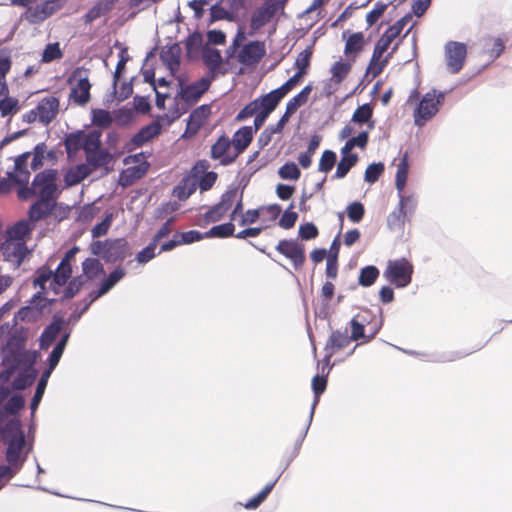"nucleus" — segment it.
Segmentation results:
<instances>
[{"label": "nucleus", "mask_w": 512, "mask_h": 512, "mask_svg": "<svg viewBox=\"0 0 512 512\" xmlns=\"http://www.w3.org/2000/svg\"><path fill=\"white\" fill-rule=\"evenodd\" d=\"M82 269H83L84 275L88 279H95L99 275L104 274L103 265L96 258H87L82 263Z\"/></svg>", "instance_id": "42"}, {"label": "nucleus", "mask_w": 512, "mask_h": 512, "mask_svg": "<svg viewBox=\"0 0 512 512\" xmlns=\"http://www.w3.org/2000/svg\"><path fill=\"white\" fill-rule=\"evenodd\" d=\"M92 251L107 262L114 263L126 258L128 255V243L123 238L96 241L92 245Z\"/></svg>", "instance_id": "2"}, {"label": "nucleus", "mask_w": 512, "mask_h": 512, "mask_svg": "<svg viewBox=\"0 0 512 512\" xmlns=\"http://www.w3.org/2000/svg\"><path fill=\"white\" fill-rule=\"evenodd\" d=\"M113 118L108 110L93 109L92 110V124L94 126L106 129L111 126Z\"/></svg>", "instance_id": "48"}, {"label": "nucleus", "mask_w": 512, "mask_h": 512, "mask_svg": "<svg viewBox=\"0 0 512 512\" xmlns=\"http://www.w3.org/2000/svg\"><path fill=\"white\" fill-rule=\"evenodd\" d=\"M60 330L61 326L58 323H52L47 326L41 334V347L50 346L59 335Z\"/></svg>", "instance_id": "57"}, {"label": "nucleus", "mask_w": 512, "mask_h": 512, "mask_svg": "<svg viewBox=\"0 0 512 512\" xmlns=\"http://www.w3.org/2000/svg\"><path fill=\"white\" fill-rule=\"evenodd\" d=\"M46 149V144L42 142L38 143L34 147L33 152H31V155L33 156L31 161V169L33 171H37L43 167Z\"/></svg>", "instance_id": "59"}, {"label": "nucleus", "mask_w": 512, "mask_h": 512, "mask_svg": "<svg viewBox=\"0 0 512 512\" xmlns=\"http://www.w3.org/2000/svg\"><path fill=\"white\" fill-rule=\"evenodd\" d=\"M50 375H51L50 371H44L41 375V378L38 381L35 394L32 398L31 404H30L32 414L35 413V411L37 410V408L39 406V403L42 400V397L44 395Z\"/></svg>", "instance_id": "40"}, {"label": "nucleus", "mask_w": 512, "mask_h": 512, "mask_svg": "<svg viewBox=\"0 0 512 512\" xmlns=\"http://www.w3.org/2000/svg\"><path fill=\"white\" fill-rule=\"evenodd\" d=\"M283 98L284 97L278 89H274L271 92L256 98L255 101H257L259 112L270 115Z\"/></svg>", "instance_id": "25"}, {"label": "nucleus", "mask_w": 512, "mask_h": 512, "mask_svg": "<svg viewBox=\"0 0 512 512\" xmlns=\"http://www.w3.org/2000/svg\"><path fill=\"white\" fill-rule=\"evenodd\" d=\"M30 156L31 152H24L17 156L13 171H9L17 179L19 187H25L29 183L31 173L28 169V160Z\"/></svg>", "instance_id": "20"}, {"label": "nucleus", "mask_w": 512, "mask_h": 512, "mask_svg": "<svg viewBox=\"0 0 512 512\" xmlns=\"http://www.w3.org/2000/svg\"><path fill=\"white\" fill-rule=\"evenodd\" d=\"M373 116V108L370 104L366 103L359 106L352 115V122L363 125L369 123Z\"/></svg>", "instance_id": "49"}, {"label": "nucleus", "mask_w": 512, "mask_h": 512, "mask_svg": "<svg viewBox=\"0 0 512 512\" xmlns=\"http://www.w3.org/2000/svg\"><path fill=\"white\" fill-rule=\"evenodd\" d=\"M27 252L24 241L7 240L3 245V253L6 258L10 261H16L18 264L24 260Z\"/></svg>", "instance_id": "24"}, {"label": "nucleus", "mask_w": 512, "mask_h": 512, "mask_svg": "<svg viewBox=\"0 0 512 512\" xmlns=\"http://www.w3.org/2000/svg\"><path fill=\"white\" fill-rule=\"evenodd\" d=\"M314 87L312 83H308L298 94L292 97L286 104L288 113H296V111L303 105H305L310 98V94Z\"/></svg>", "instance_id": "29"}, {"label": "nucleus", "mask_w": 512, "mask_h": 512, "mask_svg": "<svg viewBox=\"0 0 512 512\" xmlns=\"http://www.w3.org/2000/svg\"><path fill=\"white\" fill-rule=\"evenodd\" d=\"M38 371L36 369H26L19 372L12 382V388L14 390H25L30 387L36 380Z\"/></svg>", "instance_id": "31"}, {"label": "nucleus", "mask_w": 512, "mask_h": 512, "mask_svg": "<svg viewBox=\"0 0 512 512\" xmlns=\"http://www.w3.org/2000/svg\"><path fill=\"white\" fill-rule=\"evenodd\" d=\"M125 275V271L122 268H117L112 271L107 279L101 284L96 297H100L106 294L118 281H120Z\"/></svg>", "instance_id": "47"}, {"label": "nucleus", "mask_w": 512, "mask_h": 512, "mask_svg": "<svg viewBox=\"0 0 512 512\" xmlns=\"http://www.w3.org/2000/svg\"><path fill=\"white\" fill-rule=\"evenodd\" d=\"M276 250L291 260L295 269H300L305 263V247L296 240L283 239L279 241Z\"/></svg>", "instance_id": "8"}, {"label": "nucleus", "mask_w": 512, "mask_h": 512, "mask_svg": "<svg viewBox=\"0 0 512 512\" xmlns=\"http://www.w3.org/2000/svg\"><path fill=\"white\" fill-rule=\"evenodd\" d=\"M62 57L63 52L60 48V44L58 42H54L46 45L42 53L41 61L43 63H50L54 60L61 59Z\"/></svg>", "instance_id": "56"}, {"label": "nucleus", "mask_w": 512, "mask_h": 512, "mask_svg": "<svg viewBox=\"0 0 512 512\" xmlns=\"http://www.w3.org/2000/svg\"><path fill=\"white\" fill-rule=\"evenodd\" d=\"M351 70V65L342 61L335 62L331 67L332 81L341 83Z\"/></svg>", "instance_id": "55"}, {"label": "nucleus", "mask_w": 512, "mask_h": 512, "mask_svg": "<svg viewBox=\"0 0 512 512\" xmlns=\"http://www.w3.org/2000/svg\"><path fill=\"white\" fill-rule=\"evenodd\" d=\"M197 188V183L190 177L183 178L180 183L174 187L173 195L181 201L187 200Z\"/></svg>", "instance_id": "32"}, {"label": "nucleus", "mask_w": 512, "mask_h": 512, "mask_svg": "<svg viewBox=\"0 0 512 512\" xmlns=\"http://www.w3.org/2000/svg\"><path fill=\"white\" fill-rule=\"evenodd\" d=\"M86 160L93 168H99L108 164L110 161V155L106 150L99 148L86 153Z\"/></svg>", "instance_id": "44"}, {"label": "nucleus", "mask_w": 512, "mask_h": 512, "mask_svg": "<svg viewBox=\"0 0 512 512\" xmlns=\"http://www.w3.org/2000/svg\"><path fill=\"white\" fill-rule=\"evenodd\" d=\"M80 72H74L73 78L77 79L71 88L70 98L78 105H85L90 101L91 84L87 77H81Z\"/></svg>", "instance_id": "18"}, {"label": "nucleus", "mask_w": 512, "mask_h": 512, "mask_svg": "<svg viewBox=\"0 0 512 512\" xmlns=\"http://www.w3.org/2000/svg\"><path fill=\"white\" fill-rule=\"evenodd\" d=\"M59 173L57 169H45L37 173L31 186L19 187L17 191L18 198L28 200L37 196L56 201L62 193L59 187Z\"/></svg>", "instance_id": "1"}, {"label": "nucleus", "mask_w": 512, "mask_h": 512, "mask_svg": "<svg viewBox=\"0 0 512 512\" xmlns=\"http://www.w3.org/2000/svg\"><path fill=\"white\" fill-rule=\"evenodd\" d=\"M212 80L213 76L202 77L189 85L181 87L176 98L184 101L189 106L194 105L202 97V95L208 91Z\"/></svg>", "instance_id": "7"}, {"label": "nucleus", "mask_w": 512, "mask_h": 512, "mask_svg": "<svg viewBox=\"0 0 512 512\" xmlns=\"http://www.w3.org/2000/svg\"><path fill=\"white\" fill-rule=\"evenodd\" d=\"M406 220L410 218L399 207L388 216L387 222L390 229H402Z\"/></svg>", "instance_id": "60"}, {"label": "nucleus", "mask_w": 512, "mask_h": 512, "mask_svg": "<svg viewBox=\"0 0 512 512\" xmlns=\"http://www.w3.org/2000/svg\"><path fill=\"white\" fill-rule=\"evenodd\" d=\"M202 59L214 77V74L219 70L222 63L220 51L217 49L206 48L203 51Z\"/></svg>", "instance_id": "33"}, {"label": "nucleus", "mask_w": 512, "mask_h": 512, "mask_svg": "<svg viewBox=\"0 0 512 512\" xmlns=\"http://www.w3.org/2000/svg\"><path fill=\"white\" fill-rule=\"evenodd\" d=\"M63 6L62 0H43L26 12V19L32 24L43 22Z\"/></svg>", "instance_id": "10"}, {"label": "nucleus", "mask_w": 512, "mask_h": 512, "mask_svg": "<svg viewBox=\"0 0 512 512\" xmlns=\"http://www.w3.org/2000/svg\"><path fill=\"white\" fill-rule=\"evenodd\" d=\"M314 47L313 44L307 46L303 51H301L295 60L294 66L296 70L302 71L305 74H308L311 59L313 56Z\"/></svg>", "instance_id": "39"}, {"label": "nucleus", "mask_w": 512, "mask_h": 512, "mask_svg": "<svg viewBox=\"0 0 512 512\" xmlns=\"http://www.w3.org/2000/svg\"><path fill=\"white\" fill-rule=\"evenodd\" d=\"M364 36L361 32L353 33L345 43L344 53L346 55L357 54L363 50Z\"/></svg>", "instance_id": "45"}, {"label": "nucleus", "mask_w": 512, "mask_h": 512, "mask_svg": "<svg viewBox=\"0 0 512 512\" xmlns=\"http://www.w3.org/2000/svg\"><path fill=\"white\" fill-rule=\"evenodd\" d=\"M91 173V169L87 164H78L69 169L64 175V181L67 187L79 184Z\"/></svg>", "instance_id": "27"}, {"label": "nucleus", "mask_w": 512, "mask_h": 512, "mask_svg": "<svg viewBox=\"0 0 512 512\" xmlns=\"http://www.w3.org/2000/svg\"><path fill=\"white\" fill-rule=\"evenodd\" d=\"M227 212L217 203L210 207L204 214L197 217L196 224L205 227L210 223L220 221L226 216Z\"/></svg>", "instance_id": "28"}, {"label": "nucleus", "mask_w": 512, "mask_h": 512, "mask_svg": "<svg viewBox=\"0 0 512 512\" xmlns=\"http://www.w3.org/2000/svg\"><path fill=\"white\" fill-rule=\"evenodd\" d=\"M210 115V105L205 104L194 109L189 116L185 133L189 135L197 134L201 127L207 122Z\"/></svg>", "instance_id": "19"}, {"label": "nucleus", "mask_w": 512, "mask_h": 512, "mask_svg": "<svg viewBox=\"0 0 512 512\" xmlns=\"http://www.w3.org/2000/svg\"><path fill=\"white\" fill-rule=\"evenodd\" d=\"M351 327V335L350 338L352 341L363 340L362 343L370 342L376 334L379 332L381 328V321L375 320L373 323H369L368 325H363L358 322V319H351L350 321Z\"/></svg>", "instance_id": "15"}, {"label": "nucleus", "mask_w": 512, "mask_h": 512, "mask_svg": "<svg viewBox=\"0 0 512 512\" xmlns=\"http://www.w3.org/2000/svg\"><path fill=\"white\" fill-rule=\"evenodd\" d=\"M101 132L90 131L87 134L83 133V146L82 149L86 153L99 149L101 146Z\"/></svg>", "instance_id": "50"}, {"label": "nucleus", "mask_w": 512, "mask_h": 512, "mask_svg": "<svg viewBox=\"0 0 512 512\" xmlns=\"http://www.w3.org/2000/svg\"><path fill=\"white\" fill-rule=\"evenodd\" d=\"M161 132V125L158 122H152L142 127L127 143L129 151L139 148L158 136Z\"/></svg>", "instance_id": "17"}, {"label": "nucleus", "mask_w": 512, "mask_h": 512, "mask_svg": "<svg viewBox=\"0 0 512 512\" xmlns=\"http://www.w3.org/2000/svg\"><path fill=\"white\" fill-rule=\"evenodd\" d=\"M69 335L65 334L61 340L56 344V346L53 348L51 354L49 355V364L48 368L45 371H52L55 369V367L58 365L60 358L64 352L65 346L67 344Z\"/></svg>", "instance_id": "43"}, {"label": "nucleus", "mask_w": 512, "mask_h": 512, "mask_svg": "<svg viewBox=\"0 0 512 512\" xmlns=\"http://www.w3.org/2000/svg\"><path fill=\"white\" fill-rule=\"evenodd\" d=\"M253 128L244 126L237 130L231 140L232 147L237 157L242 154L253 140Z\"/></svg>", "instance_id": "22"}, {"label": "nucleus", "mask_w": 512, "mask_h": 512, "mask_svg": "<svg viewBox=\"0 0 512 512\" xmlns=\"http://www.w3.org/2000/svg\"><path fill=\"white\" fill-rule=\"evenodd\" d=\"M351 338L348 336L347 331L334 330L331 332L324 350L326 352L324 363L328 367V371L332 368L330 366L331 357L338 351L348 347L351 343Z\"/></svg>", "instance_id": "14"}, {"label": "nucleus", "mask_w": 512, "mask_h": 512, "mask_svg": "<svg viewBox=\"0 0 512 512\" xmlns=\"http://www.w3.org/2000/svg\"><path fill=\"white\" fill-rule=\"evenodd\" d=\"M444 100V94L438 95L433 90L427 92L420 100L417 108L414 111V123L416 126L422 127L430 120L439 110L440 105Z\"/></svg>", "instance_id": "4"}, {"label": "nucleus", "mask_w": 512, "mask_h": 512, "mask_svg": "<svg viewBox=\"0 0 512 512\" xmlns=\"http://www.w3.org/2000/svg\"><path fill=\"white\" fill-rule=\"evenodd\" d=\"M30 233V228L26 222H18L8 230V240L24 241V238Z\"/></svg>", "instance_id": "58"}, {"label": "nucleus", "mask_w": 512, "mask_h": 512, "mask_svg": "<svg viewBox=\"0 0 512 512\" xmlns=\"http://www.w3.org/2000/svg\"><path fill=\"white\" fill-rule=\"evenodd\" d=\"M278 174L286 180H298L301 176V172L294 162L285 163L280 167Z\"/></svg>", "instance_id": "63"}, {"label": "nucleus", "mask_w": 512, "mask_h": 512, "mask_svg": "<svg viewBox=\"0 0 512 512\" xmlns=\"http://www.w3.org/2000/svg\"><path fill=\"white\" fill-rule=\"evenodd\" d=\"M384 169V164L381 162L370 164L365 170L364 180L370 184L375 183L384 172Z\"/></svg>", "instance_id": "64"}, {"label": "nucleus", "mask_w": 512, "mask_h": 512, "mask_svg": "<svg viewBox=\"0 0 512 512\" xmlns=\"http://www.w3.org/2000/svg\"><path fill=\"white\" fill-rule=\"evenodd\" d=\"M278 5L276 3L266 2L262 6L256 8L250 18L249 35H254L262 27L268 24L276 15Z\"/></svg>", "instance_id": "13"}, {"label": "nucleus", "mask_w": 512, "mask_h": 512, "mask_svg": "<svg viewBox=\"0 0 512 512\" xmlns=\"http://www.w3.org/2000/svg\"><path fill=\"white\" fill-rule=\"evenodd\" d=\"M413 265L405 258L388 261L383 276L397 288H404L411 283Z\"/></svg>", "instance_id": "3"}, {"label": "nucleus", "mask_w": 512, "mask_h": 512, "mask_svg": "<svg viewBox=\"0 0 512 512\" xmlns=\"http://www.w3.org/2000/svg\"><path fill=\"white\" fill-rule=\"evenodd\" d=\"M210 157L213 160H219L223 166L231 165L238 158L232 147L229 137L222 135L211 146Z\"/></svg>", "instance_id": "12"}, {"label": "nucleus", "mask_w": 512, "mask_h": 512, "mask_svg": "<svg viewBox=\"0 0 512 512\" xmlns=\"http://www.w3.org/2000/svg\"><path fill=\"white\" fill-rule=\"evenodd\" d=\"M160 57L171 71H175L180 65V48L177 45L170 46L162 51Z\"/></svg>", "instance_id": "36"}, {"label": "nucleus", "mask_w": 512, "mask_h": 512, "mask_svg": "<svg viewBox=\"0 0 512 512\" xmlns=\"http://www.w3.org/2000/svg\"><path fill=\"white\" fill-rule=\"evenodd\" d=\"M5 430H16V433L13 435L11 441L8 443L6 459L10 465L14 467H20V455L25 444V436L24 433L20 430L19 421H9L5 426Z\"/></svg>", "instance_id": "5"}, {"label": "nucleus", "mask_w": 512, "mask_h": 512, "mask_svg": "<svg viewBox=\"0 0 512 512\" xmlns=\"http://www.w3.org/2000/svg\"><path fill=\"white\" fill-rule=\"evenodd\" d=\"M266 54L264 42L251 41L241 47L238 52V62L247 67L257 65Z\"/></svg>", "instance_id": "11"}, {"label": "nucleus", "mask_w": 512, "mask_h": 512, "mask_svg": "<svg viewBox=\"0 0 512 512\" xmlns=\"http://www.w3.org/2000/svg\"><path fill=\"white\" fill-rule=\"evenodd\" d=\"M275 483L276 481L268 483L257 495L248 500L244 504V507L246 509H256L257 507H259L271 493L272 489L275 486Z\"/></svg>", "instance_id": "51"}, {"label": "nucleus", "mask_w": 512, "mask_h": 512, "mask_svg": "<svg viewBox=\"0 0 512 512\" xmlns=\"http://www.w3.org/2000/svg\"><path fill=\"white\" fill-rule=\"evenodd\" d=\"M369 141V134L367 131L360 132L357 136L348 139L345 145L341 148V153H351L354 147L364 149Z\"/></svg>", "instance_id": "46"}, {"label": "nucleus", "mask_w": 512, "mask_h": 512, "mask_svg": "<svg viewBox=\"0 0 512 512\" xmlns=\"http://www.w3.org/2000/svg\"><path fill=\"white\" fill-rule=\"evenodd\" d=\"M398 46H399V43H396L394 45V47L392 48V51L389 52L383 60H381L382 57L375 58L374 53H373L372 57L370 59V62L368 64L366 74L372 75L373 78L379 76L383 72L385 66L388 64V61L392 57L393 53H395L396 50L398 49Z\"/></svg>", "instance_id": "30"}, {"label": "nucleus", "mask_w": 512, "mask_h": 512, "mask_svg": "<svg viewBox=\"0 0 512 512\" xmlns=\"http://www.w3.org/2000/svg\"><path fill=\"white\" fill-rule=\"evenodd\" d=\"M235 226L230 220L227 223L213 226L209 231L205 232L207 238H227L234 236Z\"/></svg>", "instance_id": "41"}, {"label": "nucleus", "mask_w": 512, "mask_h": 512, "mask_svg": "<svg viewBox=\"0 0 512 512\" xmlns=\"http://www.w3.org/2000/svg\"><path fill=\"white\" fill-rule=\"evenodd\" d=\"M275 483L276 481L268 483L257 495L248 500L244 504V507L246 509H256L257 507H259L271 493L272 489L275 486Z\"/></svg>", "instance_id": "53"}, {"label": "nucleus", "mask_w": 512, "mask_h": 512, "mask_svg": "<svg viewBox=\"0 0 512 512\" xmlns=\"http://www.w3.org/2000/svg\"><path fill=\"white\" fill-rule=\"evenodd\" d=\"M467 57V47L464 43L449 41L445 45V60L447 70L457 74L464 66Z\"/></svg>", "instance_id": "6"}, {"label": "nucleus", "mask_w": 512, "mask_h": 512, "mask_svg": "<svg viewBox=\"0 0 512 512\" xmlns=\"http://www.w3.org/2000/svg\"><path fill=\"white\" fill-rule=\"evenodd\" d=\"M342 158L339 161L337 165L336 172L334 174V177L337 179L344 178L350 169L354 167L358 162V156L357 154L353 153H341Z\"/></svg>", "instance_id": "34"}, {"label": "nucleus", "mask_w": 512, "mask_h": 512, "mask_svg": "<svg viewBox=\"0 0 512 512\" xmlns=\"http://www.w3.org/2000/svg\"><path fill=\"white\" fill-rule=\"evenodd\" d=\"M25 406V400L22 395L14 394L4 404V410L10 415H16Z\"/></svg>", "instance_id": "62"}, {"label": "nucleus", "mask_w": 512, "mask_h": 512, "mask_svg": "<svg viewBox=\"0 0 512 512\" xmlns=\"http://www.w3.org/2000/svg\"><path fill=\"white\" fill-rule=\"evenodd\" d=\"M71 273V264L60 262L56 271L54 272V283L58 286L65 285L67 280L71 277Z\"/></svg>", "instance_id": "61"}, {"label": "nucleus", "mask_w": 512, "mask_h": 512, "mask_svg": "<svg viewBox=\"0 0 512 512\" xmlns=\"http://www.w3.org/2000/svg\"><path fill=\"white\" fill-rule=\"evenodd\" d=\"M275 483L276 481L268 483L257 495L248 500L244 504V507L246 509H256L257 507H259L271 493L272 489L275 486Z\"/></svg>", "instance_id": "54"}, {"label": "nucleus", "mask_w": 512, "mask_h": 512, "mask_svg": "<svg viewBox=\"0 0 512 512\" xmlns=\"http://www.w3.org/2000/svg\"><path fill=\"white\" fill-rule=\"evenodd\" d=\"M379 274L380 272L376 266H365L359 272L358 283L362 287H370L376 282Z\"/></svg>", "instance_id": "37"}, {"label": "nucleus", "mask_w": 512, "mask_h": 512, "mask_svg": "<svg viewBox=\"0 0 512 512\" xmlns=\"http://www.w3.org/2000/svg\"><path fill=\"white\" fill-rule=\"evenodd\" d=\"M409 17L405 16L391 25L379 38L374 47V56L382 57L390 45L400 36L404 27L408 23Z\"/></svg>", "instance_id": "9"}, {"label": "nucleus", "mask_w": 512, "mask_h": 512, "mask_svg": "<svg viewBox=\"0 0 512 512\" xmlns=\"http://www.w3.org/2000/svg\"><path fill=\"white\" fill-rule=\"evenodd\" d=\"M275 483L276 481L268 483L257 495L248 500L244 504V507L246 509H256L257 507H259L271 493L272 489L275 486Z\"/></svg>", "instance_id": "52"}, {"label": "nucleus", "mask_w": 512, "mask_h": 512, "mask_svg": "<svg viewBox=\"0 0 512 512\" xmlns=\"http://www.w3.org/2000/svg\"><path fill=\"white\" fill-rule=\"evenodd\" d=\"M149 164L145 161L137 166L128 167L120 174V183L122 186H129L136 180L142 178L147 170Z\"/></svg>", "instance_id": "26"}, {"label": "nucleus", "mask_w": 512, "mask_h": 512, "mask_svg": "<svg viewBox=\"0 0 512 512\" xmlns=\"http://www.w3.org/2000/svg\"><path fill=\"white\" fill-rule=\"evenodd\" d=\"M118 0H99L93 7L83 16L85 24H91L96 19L108 14L116 5Z\"/></svg>", "instance_id": "23"}, {"label": "nucleus", "mask_w": 512, "mask_h": 512, "mask_svg": "<svg viewBox=\"0 0 512 512\" xmlns=\"http://www.w3.org/2000/svg\"><path fill=\"white\" fill-rule=\"evenodd\" d=\"M64 144L68 157H74L82 149L83 131L68 134L65 138Z\"/></svg>", "instance_id": "35"}, {"label": "nucleus", "mask_w": 512, "mask_h": 512, "mask_svg": "<svg viewBox=\"0 0 512 512\" xmlns=\"http://www.w3.org/2000/svg\"><path fill=\"white\" fill-rule=\"evenodd\" d=\"M56 206V201L39 198L29 209L28 215L31 221H39L48 217Z\"/></svg>", "instance_id": "21"}, {"label": "nucleus", "mask_w": 512, "mask_h": 512, "mask_svg": "<svg viewBox=\"0 0 512 512\" xmlns=\"http://www.w3.org/2000/svg\"><path fill=\"white\" fill-rule=\"evenodd\" d=\"M408 154L405 153L403 157L400 159L398 165H397V172H396V180L395 185L397 190L401 193L406 185L407 177H408Z\"/></svg>", "instance_id": "38"}, {"label": "nucleus", "mask_w": 512, "mask_h": 512, "mask_svg": "<svg viewBox=\"0 0 512 512\" xmlns=\"http://www.w3.org/2000/svg\"><path fill=\"white\" fill-rule=\"evenodd\" d=\"M60 107L59 99L55 96L42 98L36 105V114L43 125L50 124L58 115Z\"/></svg>", "instance_id": "16"}]
</instances>
